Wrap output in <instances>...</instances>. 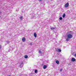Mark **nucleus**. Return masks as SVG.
<instances>
[{"instance_id": "obj_1", "label": "nucleus", "mask_w": 76, "mask_h": 76, "mask_svg": "<svg viewBox=\"0 0 76 76\" xmlns=\"http://www.w3.org/2000/svg\"><path fill=\"white\" fill-rule=\"evenodd\" d=\"M67 37L68 38L71 39L73 37L72 35L71 34H69L67 35Z\"/></svg>"}, {"instance_id": "obj_2", "label": "nucleus", "mask_w": 76, "mask_h": 76, "mask_svg": "<svg viewBox=\"0 0 76 76\" xmlns=\"http://www.w3.org/2000/svg\"><path fill=\"white\" fill-rule=\"evenodd\" d=\"M23 66V62H21L19 64V67L20 68H22Z\"/></svg>"}, {"instance_id": "obj_3", "label": "nucleus", "mask_w": 76, "mask_h": 76, "mask_svg": "<svg viewBox=\"0 0 76 76\" xmlns=\"http://www.w3.org/2000/svg\"><path fill=\"white\" fill-rule=\"evenodd\" d=\"M69 6V3H66L65 5V7H68Z\"/></svg>"}, {"instance_id": "obj_4", "label": "nucleus", "mask_w": 76, "mask_h": 76, "mask_svg": "<svg viewBox=\"0 0 76 76\" xmlns=\"http://www.w3.org/2000/svg\"><path fill=\"white\" fill-rule=\"evenodd\" d=\"M72 61H76V59L75 58H73L71 59Z\"/></svg>"}, {"instance_id": "obj_5", "label": "nucleus", "mask_w": 76, "mask_h": 76, "mask_svg": "<svg viewBox=\"0 0 76 76\" xmlns=\"http://www.w3.org/2000/svg\"><path fill=\"white\" fill-rule=\"evenodd\" d=\"M35 15L34 14H33L31 15V17L32 19L34 18V17H35Z\"/></svg>"}, {"instance_id": "obj_6", "label": "nucleus", "mask_w": 76, "mask_h": 76, "mask_svg": "<svg viewBox=\"0 0 76 76\" xmlns=\"http://www.w3.org/2000/svg\"><path fill=\"white\" fill-rule=\"evenodd\" d=\"M22 41L23 42H25V40H26V39L25 37H23L22 39Z\"/></svg>"}, {"instance_id": "obj_7", "label": "nucleus", "mask_w": 76, "mask_h": 76, "mask_svg": "<svg viewBox=\"0 0 76 76\" xmlns=\"http://www.w3.org/2000/svg\"><path fill=\"white\" fill-rule=\"evenodd\" d=\"M34 36L35 37V38H37V34L36 33H34Z\"/></svg>"}, {"instance_id": "obj_8", "label": "nucleus", "mask_w": 76, "mask_h": 76, "mask_svg": "<svg viewBox=\"0 0 76 76\" xmlns=\"http://www.w3.org/2000/svg\"><path fill=\"white\" fill-rule=\"evenodd\" d=\"M56 51H58V52H61V50L60 49H57L56 50Z\"/></svg>"}, {"instance_id": "obj_9", "label": "nucleus", "mask_w": 76, "mask_h": 76, "mask_svg": "<svg viewBox=\"0 0 76 76\" xmlns=\"http://www.w3.org/2000/svg\"><path fill=\"white\" fill-rule=\"evenodd\" d=\"M47 65H45L43 66V69H45L47 68Z\"/></svg>"}, {"instance_id": "obj_10", "label": "nucleus", "mask_w": 76, "mask_h": 76, "mask_svg": "<svg viewBox=\"0 0 76 76\" xmlns=\"http://www.w3.org/2000/svg\"><path fill=\"white\" fill-rule=\"evenodd\" d=\"M56 63H57V64H59V61L58 60H56Z\"/></svg>"}, {"instance_id": "obj_11", "label": "nucleus", "mask_w": 76, "mask_h": 76, "mask_svg": "<svg viewBox=\"0 0 76 76\" xmlns=\"http://www.w3.org/2000/svg\"><path fill=\"white\" fill-rule=\"evenodd\" d=\"M65 16H66V14H64L62 16L63 18H65Z\"/></svg>"}, {"instance_id": "obj_12", "label": "nucleus", "mask_w": 76, "mask_h": 76, "mask_svg": "<svg viewBox=\"0 0 76 76\" xmlns=\"http://www.w3.org/2000/svg\"><path fill=\"white\" fill-rule=\"evenodd\" d=\"M24 57L25 58H27L28 57V56L27 55H25L24 56Z\"/></svg>"}, {"instance_id": "obj_13", "label": "nucleus", "mask_w": 76, "mask_h": 76, "mask_svg": "<svg viewBox=\"0 0 76 76\" xmlns=\"http://www.w3.org/2000/svg\"><path fill=\"white\" fill-rule=\"evenodd\" d=\"M23 18V17L22 16H21L20 17V20H22Z\"/></svg>"}, {"instance_id": "obj_14", "label": "nucleus", "mask_w": 76, "mask_h": 76, "mask_svg": "<svg viewBox=\"0 0 76 76\" xmlns=\"http://www.w3.org/2000/svg\"><path fill=\"white\" fill-rule=\"evenodd\" d=\"M55 29V28L52 27V28H51V29L52 30H53V29Z\"/></svg>"}, {"instance_id": "obj_15", "label": "nucleus", "mask_w": 76, "mask_h": 76, "mask_svg": "<svg viewBox=\"0 0 76 76\" xmlns=\"http://www.w3.org/2000/svg\"><path fill=\"white\" fill-rule=\"evenodd\" d=\"M35 73H37V69L35 70Z\"/></svg>"}, {"instance_id": "obj_16", "label": "nucleus", "mask_w": 76, "mask_h": 76, "mask_svg": "<svg viewBox=\"0 0 76 76\" xmlns=\"http://www.w3.org/2000/svg\"><path fill=\"white\" fill-rule=\"evenodd\" d=\"M62 19H63V18H62V17H61L59 18L60 20H62Z\"/></svg>"}, {"instance_id": "obj_17", "label": "nucleus", "mask_w": 76, "mask_h": 76, "mask_svg": "<svg viewBox=\"0 0 76 76\" xmlns=\"http://www.w3.org/2000/svg\"><path fill=\"white\" fill-rule=\"evenodd\" d=\"M42 53L41 51V50L39 51V54H41Z\"/></svg>"}, {"instance_id": "obj_18", "label": "nucleus", "mask_w": 76, "mask_h": 76, "mask_svg": "<svg viewBox=\"0 0 76 76\" xmlns=\"http://www.w3.org/2000/svg\"><path fill=\"white\" fill-rule=\"evenodd\" d=\"M10 41H8L7 42V44H9V43L10 42Z\"/></svg>"}, {"instance_id": "obj_19", "label": "nucleus", "mask_w": 76, "mask_h": 76, "mask_svg": "<svg viewBox=\"0 0 76 76\" xmlns=\"http://www.w3.org/2000/svg\"><path fill=\"white\" fill-rule=\"evenodd\" d=\"M66 41H69V38L68 37L66 38Z\"/></svg>"}, {"instance_id": "obj_20", "label": "nucleus", "mask_w": 76, "mask_h": 76, "mask_svg": "<svg viewBox=\"0 0 76 76\" xmlns=\"http://www.w3.org/2000/svg\"><path fill=\"white\" fill-rule=\"evenodd\" d=\"M62 70H63V69H60V72H62Z\"/></svg>"}, {"instance_id": "obj_21", "label": "nucleus", "mask_w": 76, "mask_h": 76, "mask_svg": "<svg viewBox=\"0 0 76 76\" xmlns=\"http://www.w3.org/2000/svg\"><path fill=\"white\" fill-rule=\"evenodd\" d=\"M30 45H32V43H30Z\"/></svg>"}, {"instance_id": "obj_22", "label": "nucleus", "mask_w": 76, "mask_h": 76, "mask_svg": "<svg viewBox=\"0 0 76 76\" xmlns=\"http://www.w3.org/2000/svg\"><path fill=\"white\" fill-rule=\"evenodd\" d=\"M74 56H75V57H76V53L75 54Z\"/></svg>"}, {"instance_id": "obj_23", "label": "nucleus", "mask_w": 76, "mask_h": 76, "mask_svg": "<svg viewBox=\"0 0 76 76\" xmlns=\"http://www.w3.org/2000/svg\"><path fill=\"white\" fill-rule=\"evenodd\" d=\"M1 46H0V49L1 48Z\"/></svg>"}, {"instance_id": "obj_24", "label": "nucleus", "mask_w": 76, "mask_h": 76, "mask_svg": "<svg viewBox=\"0 0 76 76\" xmlns=\"http://www.w3.org/2000/svg\"><path fill=\"white\" fill-rule=\"evenodd\" d=\"M40 0V1H41V0Z\"/></svg>"}, {"instance_id": "obj_25", "label": "nucleus", "mask_w": 76, "mask_h": 76, "mask_svg": "<svg viewBox=\"0 0 76 76\" xmlns=\"http://www.w3.org/2000/svg\"><path fill=\"white\" fill-rule=\"evenodd\" d=\"M8 76H11L10 75H9Z\"/></svg>"}, {"instance_id": "obj_26", "label": "nucleus", "mask_w": 76, "mask_h": 76, "mask_svg": "<svg viewBox=\"0 0 76 76\" xmlns=\"http://www.w3.org/2000/svg\"><path fill=\"white\" fill-rule=\"evenodd\" d=\"M1 17V16H0V18Z\"/></svg>"}, {"instance_id": "obj_27", "label": "nucleus", "mask_w": 76, "mask_h": 76, "mask_svg": "<svg viewBox=\"0 0 76 76\" xmlns=\"http://www.w3.org/2000/svg\"><path fill=\"white\" fill-rule=\"evenodd\" d=\"M0 13H1V12H0Z\"/></svg>"}]
</instances>
